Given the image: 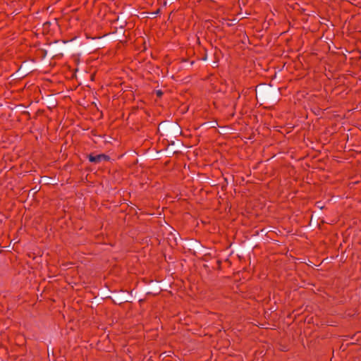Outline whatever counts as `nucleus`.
Segmentation results:
<instances>
[{
    "label": "nucleus",
    "instance_id": "1",
    "mask_svg": "<svg viewBox=\"0 0 361 361\" xmlns=\"http://www.w3.org/2000/svg\"><path fill=\"white\" fill-rule=\"evenodd\" d=\"M88 159L92 163L99 164L104 161H109L110 157L108 155H106L104 154H97V155L90 154L88 155Z\"/></svg>",
    "mask_w": 361,
    "mask_h": 361
}]
</instances>
